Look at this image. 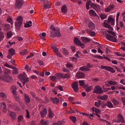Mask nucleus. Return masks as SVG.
Masks as SVG:
<instances>
[{
  "mask_svg": "<svg viewBox=\"0 0 125 125\" xmlns=\"http://www.w3.org/2000/svg\"><path fill=\"white\" fill-rule=\"evenodd\" d=\"M4 75H0V79L1 80H3L7 82H10L12 81V79L8 75L10 73V71L7 69H5L3 71Z\"/></svg>",
  "mask_w": 125,
  "mask_h": 125,
  "instance_id": "obj_1",
  "label": "nucleus"
},
{
  "mask_svg": "<svg viewBox=\"0 0 125 125\" xmlns=\"http://www.w3.org/2000/svg\"><path fill=\"white\" fill-rule=\"evenodd\" d=\"M22 19L23 18L21 16H19L16 19V20L18 21L15 22V26L17 31L20 30V27L22 23Z\"/></svg>",
  "mask_w": 125,
  "mask_h": 125,
  "instance_id": "obj_2",
  "label": "nucleus"
},
{
  "mask_svg": "<svg viewBox=\"0 0 125 125\" xmlns=\"http://www.w3.org/2000/svg\"><path fill=\"white\" fill-rule=\"evenodd\" d=\"M94 92V93L99 94H101L103 92L101 88L99 86H95Z\"/></svg>",
  "mask_w": 125,
  "mask_h": 125,
  "instance_id": "obj_3",
  "label": "nucleus"
},
{
  "mask_svg": "<svg viewBox=\"0 0 125 125\" xmlns=\"http://www.w3.org/2000/svg\"><path fill=\"white\" fill-rule=\"evenodd\" d=\"M23 2L22 0H16L15 5V9H19L22 6Z\"/></svg>",
  "mask_w": 125,
  "mask_h": 125,
  "instance_id": "obj_4",
  "label": "nucleus"
},
{
  "mask_svg": "<svg viewBox=\"0 0 125 125\" xmlns=\"http://www.w3.org/2000/svg\"><path fill=\"white\" fill-rule=\"evenodd\" d=\"M101 67L103 69H105L106 70L110 71L112 73L115 72V71L114 70V69L110 66H103V65H101Z\"/></svg>",
  "mask_w": 125,
  "mask_h": 125,
  "instance_id": "obj_5",
  "label": "nucleus"
},
{
  "mask_svg": "<svg viewBox=\"0 0 125 125\" xmlns=\"http://www.w3.org/2000/svg\"><path fill=\"white\" fill-rule=\"evenodd\" d=\"M71 86L75 92H77L78 91V83L77 82H74L72 84Z\"/></svg>",
  "mask_w": 125,
  "mask_h": 125,
  "instance_id": "obj_6",
  "label": "nucleus"
},
{
  "mask_svg": "<svg viewBox=\"0 0 125 125\" xmlns=\"http://www.w3.org/2000/svg\"><path fill=\"white\" fill-rule=\"evenodd\" d=\"M9 106L10 108H11L15 111H19L21 110L19 107L16 104L12 105L10 104L9 105Z\"/></svg>",
  "mask_w": 125,
  "mask_h": 125,
  "instance_id": "obj_7",
  "label": "nucleus"
},
{
  "mask_svg": "<svg viewBox=\"0 0 125 125\" xmlns=\"http://www.w3.org/2000/svg\"><path fill=\"white\" fill-rule=\"evenodd\" d=\"M74 43L76 45L81 46L85 45L84 44L82 43L78 38L76 37L74 38Z\"/></svg>",
  "mask_w": 125,
  "mask_h": 125,
  "instance_id": "obj_8",
  "label": "nucleus"
},
{
  "mask_svg": "<svg viewBox=\"0 0 125 125\" xmlns=\"http://www.w3.org/2000/svg\"><path fill=\"white\" fill-rule=\"evenodd\" d=\"M54 31V33L52 32H51V36H53V37H60L61 36V34L59 31H57L56 30L55 31Z\"/></svg>",
  "mask_w": 125,
  "mask_h": 125,
  "instance_id": "obj_9",
  "label": "nucleus"
},
{
  "mask_svg": "<svg viewBox=\"0 0 125 125\" xmlns=\"http://www.w3.org/2000/svg\"><path fill=\"white\" fill-rule=\"evenodd\" d=\"M91 7H93V8L96 11L98 12L100 9V7L98 5H96L95 4L91 3L90 4Z\"/></svg>",
  "mask_w": 125,
  "mask_h": 125,
  "instance_id": "obj_10",
  "label": "nucleus"
},
{
  "mask_svg": "<svg viewBox=\"0 0 125 125\" xmlns=\"http://www.w3.org/2000/svg\"><path fill=\"white\" fill-rule=\"evenodd\" d=\"M76 76L78 78H84L85 77V75L82 72H79L76 73Z\"/></svg>",
  "mask_w": 125,
  "mask_h": 125,
  "instance_id": "obj_11",
  "label": "nucleus"
},
{
  "mask_svg": "<svg viewBox=\"0 0 125 125\" xmlns=\"http://www.w3.org/2000/svg\"><path fill=\"white\" fill-rule=\"evenodd\" d=\"M47 113V109L45 108H44L43 110L41 111L40 112V114L41 115V117H42L45 116Z\"/></svg>",
  "mask_w": 125,
  "mask_h": 125,
  "instance_id": "obj_12",
  "label": "nucleus"
},
{
  "mask_svg": "<svg viewBox=\"0 0 125 125\" xmlns=\"http://www.w3.org/2000/svg\"><path fill=\"white\" fill-rule=\"evenodd\" d=\"M50 98L51 101L53 103L56 104L59 102V99L56 97L54 98L51 97Z\"/></svg>",
  "mask_w": 125,
  "mask_h": 125,
  "instance_id": "obj_13",
  "label": "nucleus"
},
{
  "mask_svg": "<svg viewBox=\"0 0 125 125\" xmlns=\"http://www.w3.org/2000/svg\"><path fill=\"white\" fill-rule=\"evenodd\" d=\"M117 118L120 122L122 123L125 122V121L123 118V116L121 114H118L117 116Z\"/></svg>",
  "mask_w": 125,
  "mask_h": 125,
  "instance_id": "obj_14",
  "label": "nucleus"
},
{
  "mask_svg": "<svg viewBox=\"0 0 125 125\" xmlns=\"http://www.w3.org/2000/svg\"><path fill=\"white\" fill-rule=\"evenodd\" d=\"M24 96V100L27 103H29L30 102V100L28 95L26 94H25Z\"/></svg>",
  "mask_w": 125,
  "mask_h": 125,
  "instance_id": "obj_15",
  "label": "nucleus"
},
{
  "mask_svg": "<svg viewBox=\"0 0 125 125\" xmlns=\"http://www.w3.org/2000/svg\"><path fill=\"white\" fill-rule=\"evenodd\" d=\"M88 26V27L92 30H94L95 28L94 24L92 22H89Z\"/></svg>",
  "mask_w": 125,
  "mask_h": 125,
  "instance_id": "obj_16",
  "label": "nucleus"
},
{
  "mask_svg": "<svg viewBox=\"0 0 125 125\" xmlns=\"http://www.w3.org/2000/svg\"><path fill=\"white\" fill-rule=\"evenodd\" d=\"M81 38L83 42L84 43L89 42L91 41V39H90L86 37H81Z\"/></svg>",
  "mask_w": 125,
  "mask_h": 125,
  "instance_id": "obj_17",
  "label": "nucleus"
},
{
  "mask_svg": "<svg viewBox=\"0 0 125 125\" xmlns=\"http://www.w3.org/2000/svg\"><path fill=\"white\" fill-rule=\"evenodd\" d=\"M61 11L62 12L65 13L67 11V7L66 5H63L61 8Z\"/></svg>",
  "mask_w": 125,
  "mask_h": 125,
  "instance_id": "obj_18",
  "label": "nucleus"
},
{
  "mask_svg": "<svg viewBox=\"0 0 125 125\" xmlns=\"http://www.w3.org/2000/svg\"><path fill=\"white\" fill-rule=\"evenodd\" d=\"M56 75L57 79H59L63 78V74L62 73H59L56 74Z\"/></svg>",
  "mask_w": 125,
  "mask_h": 125,
  "instance_id": "obj_19",
  "label": "nucleus"
},
{
  "mask_svg": "<svg viewBox=\"0 0 125 125\" xmlns=\"http://www.w3.org/2000/svg\"><path fill=\"white\" fill-rule=\"evenodd\" d=\"M89 13L90 15L93 16H96L98 17V16L97 15L95 11L93 10H90L89 11Z\"/></svg>",
  "mask_w": 125,
  "mask_h": 125,
  "instance_id": "obj_20",
  "label": "nucleus"
},
{
  "mask_svg": "<svg viewBox=\"0 0 125 125\" xmlns=\"http://www.w3.org/2000/svg\"><path fill=\"white\" fill-rule=\"evenodd\" d=\"M13 69V71H12V73L13 74H15L18 73V70L17 68L13 66H11V68Z\"/></svg>",
  "mask_w": 125,
  "mask_h": 125,
  "instance_id": "obj_21",
  "label": "nucleus"
},
{
  "mask_svg": "<svg viewBox=\"0 0 125 125\" xmlns=\"http://www.w3.org/2000/svg\"><path fill=\"white\" fill-rule=\"evenodd\" d=\"M22 81H23V85H24L25 83L29 81L28 80V78L25 76L23 78L22 80H21Z\"/></svg>",
  "mask_w": 125,
  "mask_h": 125,
  "instance_id": "obj_22",
  "label": "nucleus"
},
{
  "mask_svg": "<svg viewBox=\"0 0 125 125\" xmlns=\"http://www.w3.org/2000/svg\"><path fill=\"white\" fill-rule=\"evenodd\" d=\"M105 105L106 106H108L109 108L113 107V104L110 101L107 102L106 104H105Z\"/></svg>",
  "mask_w": 125,
  "mask_h": 125,
  "instance_id": "obj_23",
  "label": "nucleus"
},
{
  "mask_svg": "<svg viewBox=\"0 0 125 125\" xmlns=\"http://www.w3.org/2000/svg\"><path fill=\"white\" fill-rule=\"evenodd\" d=\"M92 1L90 0H87L86 2V9L88 10L89 9V5Z\"/></svg>",
  "mask_w": 125,
  "mask_h": 125,
  "instance_id": "obj_24",
  "label": "nucleus"
},
{
  "mask_svg": "<svg viewBox=\"0 0 125 125\" xmlns=\"http://www.w3.org/2000/svg\"><path fill=\"white\" fill-rule=\"evenodd\" d=\"M2 26L4 28L7 30L10 28V25L9 24H3Z\"/></svg>",
  "mask_w": 125,
  "mask_h": 125,
  "instance_id": "obj_25",
  "label": "nucleus"
},
{
  "mask_svg": "<svg viewBox=\"0 0 125 125\" xmlns=\"http://www.w3.org/2000/svg\"><path fill=\"white\" fill-rule=\"evenodd\" d=\"M9 52L11 55H13L15 54V50L13 48H11L9 50Z\"/></svg>",
  "mask_w": 125,
  "mask_h": 125,
  "instance_id": "obj_26",
  "label": "nucleus"
},
{
  "mask_svg": "<svg viewBox=\"0 0 125 125\" xmlns=\"http://www.w3.org/2000/svg\"><path fill=\"white\" fill-rule=\"evenodd\" d=\"M112 101L114 105H117L119 104V102L115 98L112 99Z\"/></svg>",
  "mask_w": 125,
  "mask_h": 125,
  "instance_id": "obj_27",
  "label": "nucleus"
},
{
  "mask_svg": "<svg viewBox=\"0 0 125 125\" xmlns=\"http://www.w3.org/2000/svg\"><path fill=\"white\" fill-rule=\"evenodd\" d=\"M10 115L12 119L14 120L15 119L16 114L15 112H11Z\"/></svg>",
  "mask_w": 125,
  "mask_h": 125,
  "instance_id": "obj_28",
  "label": "nucleus"
},
{
  "mask_svg": "<svg viewBox=\"0 0 125 125\" xmlns=\"http://www.w3.org/2000/svg\"><path fill=\"white\" fill-rule=\"evenodd\" d=\"M105 36H106V38L107 40L110 41L113 37V36L108 33H107V34H106Z\"/></svg>",
  "mask_w": 125,
  "mask_h": 125,
  "instance_id": "obj_29",
  "label": "nucleus"
},
{
  "mask_svg": "<svg viewBox=\"0 0 125 125\" xmlns=\"http://www.w3.org/2000/svg\"><path fill=\"white\" fill-rule=\"evenodd\" d=\"M28 53V51L26 49H25L22 52H21L20 53L21 55H24L25 54H27Z\"/></svg>",
  "mask_w": 125,
  "mask_h": 125,
  "instance_id": "obj_30",
  "label": "nucleus"
},
{
  "mask_svg": "<svg viewBox=\"0 0 125 125\" xmlns=\"http://www.w3.org/2000/svg\"><path fill=\"white\" fill-rule=\"evenodd\" d=\"M53 114L51 111V109L50 108L49 109V117L50 118H52L53 116Z\"/></svg>",
  "mask_w": 125,
  "mask_h": 125,
  "instance_id": "obj_31",
  "label": "nucleus"
},
{
  "mask_svg": "<svg viewBox=\"0 0 125 125\" xmlns=\"http://www.w3.org/2000/svg\"><path fill=\"white\" fill-rule=\"evenodd\" d=\"M40 123L42 125H47L48 124L49 122L47 121L45 122L43 120H41Z\"/></svg>",
  "mask_w": 125,
  "mask_h": 125,
  "instance_id": "obj_32",
  "label": "nucleus"
},
{
  "mask_svg": "<svg viewBox=\"0 0 125 125\" xmlns=\"http://www.w3.org/2000/svg\"><path fill=\"white\" fill-rule=\"evenodd\" d=\"M100 17L101 19L103 20L107 17V15L104 13H101L100 15Z\"/></svg>",
  "mask_w": 125,
  "mask_h": 125,
  "instance_id": "obj_33",
  "label": "nucleus"
},
{
  "mask_svg": "<svg viewBox=\"0 0 125 125\" xmlns=\"http://www.w3.org/2000/svg\"><path fill=\"white\" fill-rule=\"evenodd\" d=\"M13 33L11 31H10L7 33V38H10L12 35Z\"/></svg>",
  "mask_w": 125,
  "mask_h": 125,
  "instance_id": "obj_34",
  "label": "nucleus"
},
{
  "mask_svg": "<svg viewBox=\"0 0 125 125\" xmlns=\"http://www.w3.org/2000/svg\"><path fill=\"white\" fill-rule=\"evenodd\" d=\"M23 119V115H20L18 117V122H20Z\"/></svg>",
  "mask_w": 125,
  "mask_h": 125,
  "instance_id": "obj_35",
  "label": "nucleus"
},
{
  "mask_svg": "<svg viewBox=\"0 0 125 125\" xmlns=\"http://www.w3.org/2000/svg\"><path fill=\"white\" fill-rule=\"evenodd\" d=\"M80 69L81 71L85 72L89 71L90 70V69L85 68L83 66L81 67Z\"/></svg>",
  "mask_w": 125,
  "mask_h": 125,
  "instance_id": "obj_36",
  "label": "nucleus"
},
{
  "mask_svg": "<svg viewBox=\"0 0 125 125\" xmlns=\"http://www.w3.org/2000/svg\"><path fill=\"white\" fill-rule=\"evenodd\" d=\"M2 104L4 106L3 108L2 111L3 112L5 113L7 111V108H6V105L5 103H2Z\"/></svg>",
  "mask_w": 125,
  "mask_h": 125,
  "instance_id": "obj_37",
  "label": "nucleus"
},
{
  "mask_svg": "<svg viewBox=\"0 0 125 125\" xmlns=\"http://www.w3.org/2000/svg\"><path fill=\"white\" fill-rule=\"evenodd\" d=\"M70 119H71L74 123H75L76 120V118L74 116H71L70 117Z\"/></svg>",
  "mask_w": 125,
  "mask_h": 125,
  "instance_id": "obj_38",
  "label": "nucleus"
},
{
  "mask_svg": "<svg viewBox=\"0 0 125 125\" xmlns=\"http://www.w3.org/2000/svg\"><path fill=\"white\" fill-rule=\"evenodd\" d=\"M109 84L111 85H117V83L115 81H109L108 83Z\"/></svg>",
  "mask_w": 125,
  "mask_h": 125,
  "instance_id": "obj_39",
  "label": "nucleus"
},
{
  "mask_svg": "<svg viewBox=\"0 0 125 125\" xmlns=\"http://www.w3.org/2000/svg\"><path fill=\"white\" fill-rule=\"evenodd\" d=\"M4 37V36L3 32L0 31V41H1Z\"/></svg>",
  "mask_w": 125,
  "mask_h": 125,
  "instance_id": "obj_40",
  "label": "nucleus"
},
{
  "mask_svg": "<svg viewBox=\"0 0 125 125\" xmlns=\"http://www.w3.org/2000/svg\"><path fill=\"white\" fill-rule=\"evenodd\" d=\"M63 51V54L65 55H68V52L64 48L62 49Z\"/></svg>",
  "mask_w": 125,
  "mask_h": 125,
  "instance_id": "obj_41",
  "label": "nucleus"
},
{
  "mask_svg": "<svg viewBox=\"0 0 125 125\" xmlns=\"http://www.w3.org/2000/svg\"><path fill=\"white\" fill-rule=\"evenodd\" d=\"M108 96L107 95H104L102 96V98L101 100H106L108 98Z\"/></svg>",
  "mask_w": 125,
  "mask_h": 125,
  "instance_id": "obj_42",
  "label": "nucleus"
},
{
  "mask_svg": "<svg viewBox=\"0 0 125 125\" xmlns=\"http://www.w3.org/2000/svg\"><path fill=\"white\" fill-rule=\"evenodd\" d=\"M0 96L6 98V96L5 94L3 93H0Z\"/></svg>",
  "mask_w": 125,
  "mask_h": 125,
  "instance_id": "obj_43",
  "label": "nucleus"
},
{
  "mask_svg": "<svg viewBox=\"0 0 125 125\" xmlns=\"http://www.w3.org/2000/svg\"><path fill=\"white\" fill-rule=\"evenodd\" d=\"M17 88L15 86H12L11 87V89L12 90V92L16 91Z\"/></svg>",
  "mask_w": 125,
  "mask_h": 125,
  "instance_id": "obj_44",
  "label": "nucleus"
},
{
  "mask_svg": "<svg viewBox=\"0 0 125 125\" xmlns=\"http://www.w3.org/2000/svg\"><path fill=\"white\" fill-rule=\"evenodd\" d=\"M56 53V54L59 57H61V55L60 52L58 51V49L57 50H56L55 51Z\"/></svg>",
  "mask_w": 125,
  "mask_h": 125,
  "instance_id": "obj_45",
  "label": "nucleus"
},
{
  "mask_svg": "<svg viewBox=\"0 0 125 125\" xmlns=\"http://www.w3.org/2000/svg\"><path fill=\"white\" fill-rule=\"evenodd\" d=\"M110 41L114 42H117V39L113 36Z\"/></svg>",
  "mask_w": 125,
  "mask_h": 125,
  "instance_id": "obj_46",
  "label": "nucleus"
},
{
  "mask_svg": "<svg viewBox=\"0 0 125 125\" xmlns=\"http://www.w3.org/2000/svg\"><path fill=\"white\" fill-rule=\"evenodd\" d=\"M90 35L92 36H94L96 35V34L94 31H90L89 34Z\"/></svg>",
  "mask_w": 125,
  "mask_h": 125,
  "instance_id": "obj_47",
  "label": "nucleus"
},
{
  "mask_svg": "<svg viewBox=\"0 0 125 125\" xmlns=\"http://www.w3.org/2000/svg\"><path fill=\"white\" fill-rule=\"evenodd\" d=\"M70 77V76L68 74H66L63 75V78H66L68 79H69Z\"/></svg>",
  "mask_w": 125,
  "mask_h": 125,
  "instance_id": "obj_48",
  "label": "nucleus"
},
{
  "mask_svg": "<svg viewBox=\"0 0 125 125\" xmlns=\"http://www.w3.org/2000/svg\"><path fill=\"white\" fill-rule=\"evenodd\" d=\"M18 76L19 79L21 80L24 77V76L22 74H20L18 75Z\"/></svg>",
  "mask_w": 125,
  "mask_h": 125,
  "instance_id": "obj_49",
  "label": "nucleus"
},
{
  "mask_svg": "<svg viewBox=\"0 0 125 125\" xmlns=\"http://www.w3.org/2000/svg\"><path fill=\"white\" fill-rule=\"evenodd\" d=\"M51 7L49 5H43V8L44 9H49Z\"/></svg>",
  "mask_w": 125,
  "mask_h": 125,
  "instance_id": "obj_50",
  "label": "nucleus"
},
{
  "mask_svg": "<svg viewBox=\"0 0 125 125\" xmlns=\"http://www.w3.org/2000/svg\"><path fill=\"white\" fill-rule=\"evenodd\" d=\"M79 85L81 86H83L85 84V83L82 80H79Z\"/></svg>",
  "mask_w": 125,
  "mask_h": 125,
  "instance_id": "obj_51",
  "label": "nucleus"
},
{
  "mask_svg": "<svg viewBox=\"0 0 125 125\" xmlns=\"http://www.w3.org/2000/svg\"><path fill=\"white\" fill-rule=\"evenodd\" d=\"M51 47L54 51H55L56 50H57L58 49L57 48L56 46L54 44L52 45Z\"/></svg>",
  "mask_w": 125,
  "mask_h": 125,
  "instance_id": "obj_52",
  "label": "nucleus"
},
{
  "mask_svg": "<svg viewBox=\"0 0 125 125\" xmlns=\"http://www.w3.org/2000/svg\"><path fill=\"white\" fill-rule=\"evenodd\" d=\"M85 89L86 91L87 92H88L90 91H91V87H86Z\"/></svg>",
  "mask_w": 125,
  "mask_h": 125,
  "instance_id": "obj_53",
  "label": "nucleus"
},
{
  "mask_svg": "<svg viewBox=\"0 0 125 125\" xmlns=\"http://www.w3.org/2000/svg\"><path fill=\"white\" fill-rule=\"evenodd\" d=\"M29 66L27 65H26V66L25 67V69L27 70V71L28 72H29L31 70V69L29 68Z\"/></svg>",
  "mask_w": 125,
  "mask_h": 125,
  "instance_id": "obj_54",
  "label": "nucleus"
},
{
  "mask_svg": "<svg viewBox=\"0 0 125 125\" xmlns=\"http://www.w3.org/2000/svg\"><path fill=\"white\" fill-rule=\"evenodd\" d=\"M94 57L95 58H98L100 59H104V58L103 57L97 55H95L94 56Z\"/></svg>",
  "mask_w": 125,
  "mask_h": 125,
  "instance_id": "obj_55",
  "label": "nucleus"
},
{
  "mask_svg": "<svg viewBox=\"0 0 125 125\" xmlns=\"http://www.w3.org/2000/svg\"><path fill=\"white\" fill-rule=\"evenodd\" d=\"M109 21H110L111 22H114L115 19L112 17L109 18L108 19Z\"/></svg>",
  "mask_w": 125,
  "mask_h": 125,
  "instance_id": "obj_56",
  "label": "nucleus"
},
{
  "mask_svg": "<svg viewBox=\"0 0 125 125\" xmlns=\"http://www.w3.org/2000/svg\"><path fill=\"white\" fill-rule=\"evenodd\" d=\"M70 59H71L73 60V61H74L75 62H77V59L76 58L74 57H72L70 58Z\"/></svg>",
  "mask_w": 125,
  "mask_h": 125,
  "instance_id": "obj_57",
  "label": "nucleus"
},
{
  "mask_svg": "<svg viewBox=\"0 0 125 125\" xmlns=\"http://www.w3.org/2000/svg\"><path fill=\"white\" fill-rule=\"evenodd\" d=\"M71 48L73 52H74L76 48L74 45H72L71 46Z\"/></svg>",
  "mask_w": 125,
  "mask_h": 125,
  "instance_id": "obj_58",
  "label": "nucleus"
},
{
  "mask_svg": "<svg viewBox=\"0 0 125 125\" xmlns=\"http://www.w3.org/2000/svg\"><path fill=\"white\" fill-rule=\"evenodd\" d=\"M50 29L52 30L53 31H55L56 30L55 28L53 25H51Z\"/></svg>",
  "mask_w": 125,
  "mask_h": 125,
  "instance_id": "obj_59",
  "label": "nucleus"
},
{
  "mask_svg": "<svg viewBox=\"0 0 125 125\" xmlns=\"http://www.w3.org/2000/svg\"><path fill=\"white\" fill-rule=\"evenodd\" d=\"M16 39L19 41H21L23 40V38L20 36H18L16 37Z\"/></svg>",
  "mask_w": 125,
  "mask_h": 125,
  "instance_id": "obj_60",
  "label": "nucleus"
},
{
  "mask_svg": "<svg viewBox=\"0 0 125 125\" xmlns=\"http://www.w3.org/2000/svg\"><path fill=\"white\" fill-rule=\"evenodd\" d=\"M16 100L18 101V102L19 103V100L20 99V98L19 96H14Z\"/></svg>",
  "mask_w": 125,
  "mask_h": 125,
  "instance_id": "obj_61",
  "label": "nucleus"
},
{
  "mask_svg": "<svg viewBox=\"0 0 125 125\" xmlns=\"http://www.w3.org/2000/svg\"><path fill=\"white\" fill-rule=\"evenodd\" d=\"M70 110L68 111V113L69 114H71V113H75V112L73 111L72 109L70 108Z\"/></svg>",
  "mask_w": 125,
  "mask_h": 125,
  "instance_id": "obj_62",
  "label": "nucleus"
},
{
  "mask_svg": "<svg viewBox=\"0 0 125 125\" xmlns=\"http://www.w3.org/2000/svg\"><path fill=\"white\" fill-rule=\"evenodd\" d=\"M66 66L69 68H70L72 67V65L69 63L68 62L66 65Z\"/></svg>",
  "mask_w": 125,
  "mask_h": 125,
  "instance_id": "obj_63",
  "label": "nucleus"
},
{
  "mask_svg": "<svg viewBox=\"0 0 125 125\" xmlns=\"http://www.w3.org/2000/svg\"><path fill=\"white\" fill-rule=\"evenodd\" d=\"M38 62L39 64L40 65H44V63L43 62H42L40 60H38Z\"/></svg>",
  "mask_w": 125,
  "mask_h": 125,
  "instance_id": "obj_64",
  "label": "nucleus"
}]
</instances>
